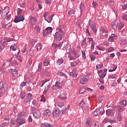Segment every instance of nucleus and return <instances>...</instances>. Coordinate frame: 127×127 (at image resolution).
Instances as JSON below:
<instances>
[{"instance_id":"obj_1","label":"nucleus","mask_w":127,"mask_h":127,"mask_svg":"<svg viewBox=\"0 0 127 127\" xmlns=\"http://www.w3.org/2000/svg\"><path fill=\"white\" fill-rule=\"evenodd\" d=\"M63 35H64V32L60 28H58L57 29V32L55 33V39L57 41H61Z\"/></svg>"},{"instance_id":"obj_2","label":"nucleus","mask_w":127,"mask_h":127,"mask_svg":"<svg viewBox=\"0 0 127 127\" xmlns=\"http://www.w3.org/2000/svg\"><path fill=\"white\" fill-rule=\"evenodd\" d=\"M89 26H90L93 32H94V33L96 34V33H97V28L96 27V23L95 22L91 21V20H89L88 24L87 26V28H89Z\"/></svg>"},{"instance_id":"obj_3","label":"nucleus","mask_w":127,"mask_h":127,"mask_svg":"<svg viewBox=\"0 0 127 127\" xmlns=\"http://www.w3.org/2000/svg\"><path fill=\"white\" fill-rule=\"evenodd\" d=\"M90 80V77L88 75L82 76L80 77L79 83L81 85H85L88 83V81Z\"/></svg>"},{"instance_id":"obj_4","label":"nucleus","mask_w":127,"mask_h":127,"mask_svg":"<svg viewBox=\"0 0 127 127\" xmlns=\"http://www.w3.org/2000/svg\"><path fill=\"white\" fill-rule=\"evenodd\" d=\"M6 91H7V84L2 81L0 82V92L4 93Z\"/></svg>"},{"instance_id":"obj_5","label":"nucleus","mask_w":127,"mask_h":127,"mask_svg":"<svg viewBox=\"0 0 127 127\" xmlns=\"http://www.w3.org/2000/svg\"><path fill=\"white\" fill-rule=\"evenodd\" d=\"M9 72L10 73H11L12 74V79L13 80H15L18 76V72H17V70L14 68L12 69L11 68L9 69Z\"/></svg>"},{"instance_id":"obj_6","label":"nucleus","mask_w":127,"mask_h":127,"mask_svg":"<svg viewBox=\"0 0 127 127\" xmlns=\"http://www.w3.org/2000/svg\"><path fill=\"white\" fill-rule=\"evenodd\" d=\"M16 122L17 123V126H21V125H23V124H25V122H26V120L21 117H17L16 120Z\"/></svg>"},{"instance_id":"obj_7","label":"nucleus","mask_w":127,"mask_h":127,"mask_svg":"<svg viewBox=\"0 0 127 127\" xmlns=\"http://www.w3.org/2000/svg\"><path fill=\"white\" fill-rule=\"evenodd\" d=\"M110 108H113V109H116L117 111L121 114L122 112H124V107H122L120 106H116L113 104H111L109 106Z\"/></svg>"},{"instance_id":"obj_8","label":"nucleus","mask_w":127,"mask_h":127,"mask_svg":"<svg viewBox=\"0 0 127 127\" xmlns=\"http://www.w3.org/2000/svg\"><path fill=\"white\" fill-rule=\"evenodd\" d=\"M62 88V83L59 81H56L55 84L52 86V90H58V89H61Z\"/></svg>"},{"instance_id":"obj_9","label":"nucleus","mask_w":127,"mask_h":127,"mask_svg":"<svg viewBox=\"0 0 127 127\" xmlns=\"http://www.w3.org/2000/svg\"><path fill=\"white\" fill-rule=\"evenodd\" d=\"M9 11V9H8V7H5L2 10V12L1 14L2 18H6V16H7V14H8Z\"/></svg>"},{"instance_id":"obj_10","label":"nucleus","mask_w":127,"mask_h":127,"mask_svg":"<svg viewBox=\"0 0 127 127\" xmlns=\"http://www.w3.org/2000/svg\"><path fill=\"white\" fill-rule=\"evenodd\" d=\"M61 111L59 108H55L53 111V115L54 118H58L59 116H60Z\"/></svg>"},{"instance_id":"obj_11","label":"nucleus","mask_w":127,"mask_h":127,"mask_svg":"<svg viewBox=\"0 0 127 127\" xmlns=\"http://www.w3.org/2000/svg\"><path fill=\"white\" fill-rule=\"evenodd\" d=\"M115 115V110L109 109L106 110V115L107 117H113Z\"/></svg>"},{"instance_id":"obj_12","label":"nucleus","mask_w":127,"mask_h":127,"mask_svg":"<svg viewBox=\"0 0 127 127\" xmlns=\"http://www.w3.org/2000/svg\"><path fill=\"white\" fill-rule=\"evenodd\" d=\"M25 18L22 15L19 16L18 17H16L14 20V21L15 22V23H17V22H19L20 21H23L24 20Z\"/></svg>"},{"instance_id":"obj_13","label":"nucleus","mask_w":127,"mask_h":127,"mask_svg":"<svg viewBox=\"0 0 127 127\" xmlns=\"http://www.w3.org/2000/svg\"><path fill=\"white\" fill-rule=\"evenodd\" d=\"M32 96V94L31 93L28 94L27 96L24 100V103H30Z\"/></svg>"},{"instance_id":"obj_14","label":"nucleus","mask_w":127,"mask_h":127,"mask_svg":"<svg viewBox=\"0 0 127 127\" xmlns=\"http://www.w3.org/2000/svg\"><path fill=\"white\" fill-rule=\"evenodd\" d=\"M119 20L114 21L112 23V27L114 30H117L118 29V26H119Z\"/></svg>"},{"instance_id":"obj_15","label":"nucleus","mask_w":127,"mask_h":127,"mask_svg":"<svg viewBox=\"0 0 127 127\" xmlns=\"http://www.w3.org/2000/svg\"><path fill=\"white\" fill-rule=\"evenodd\" d=\"M44 116L46 118H50L51 116V111L49 109H47L44 112Z\"/></svg>"},{"instance_id":"obj_16","label":"nucleus","mask_w":127,"mask_h":127,"mask_svg":"<svg viewBox=\"0 0 127 127\" xmlns=\"http://www.w3.org/2000/svg\"><path fill=\"white\" fill-rule=\"evenodd\" d=\"M100 31L102 32V34H104L105 37H108L109 36V35L108 34V33H109V31L108 30H106L104 28H101L100 29Z\"/></svg>"},{"instance_id":"obj_17","label":"nucleus","mask_w":127,"mask_h":127,"mask_svg":"<svg viewBox=\"0 0 127 127\" xmlns=\"http://www.w3.org/2000/svg\"><path fill=\"white\" fill-rule=\"evenodd\" d=\"M5 46V42L2 40L0 42V52H1Z\"/></svg>"},{"instance_id":"obj_18","label":"nucleus","mask_w":127,"mask_h":127,"mask_svg":"<svg viewBox=\"0 0 127 127\" xmlns=\"http://www.w3.org/2000/svg\"><path fill=\"white\" fill-rule=\"evenodd\" d=\"M36 47L37 48V51L40 52V51L42 50V47H43V45H42V43H39L36 45Z\"/></svg>"},{"instance_id":"obj_19","label":"nucleus","mask_w":127,"mask_h":127,"mask_svg":"<svg viewBox=\"0 0 127 127\" xmlns=\"http://www.w3.org/2000/svg\"><path fill=\"white\" fill-rule=\"evenodd\" d=\"M98 73L100 78H105V77H106V75H107V73L103 72V70L98 71Z\"/></svg>"},{"instance_id":"obj_20","label":"nucleus","mask_w":127,"mask_h":127,"mask_svg":"<svg viewBox=\"0 0 127 127\" xmlns=\"http://www.w3.org/2000/svg\"><path fill=\"white\" fill-rule=\"evenodd\" d=\"M41 126L42 127H53V125L48 123H42Z\"/></svg>"},{"instance_id":"obj_21","label":"nucleus","mask_w":127,"mask_h":127,"mask_svg":"<svg viewBox=\"0 0 127 127\" xmlns=\"http://www.w3.org/2000/svg\"><path fill=\"white\" fill-rule=\"evenodd\" d=\"M19 52H20V51L18 50V52L17 53H15V57L20 62H22V57H21V56H19L18 54H19Z\"/></svg>"},{"instance_id":"obj_22","label":"nucleus","mask_w":127,"mask_h":127,"mask_svg":"<svg viewBox=\"0 0 127 127\" xmlns=\"http://www.w3.org/2000/svg\"><path fill=\"white\" fill-rule=\"evenodd\" d=\"M33 116L36 119H39L40 118V116H41V113H40V111H37V112L34 113L33 114Z\"/></svg>"},{"instance_id":"obj_23","label":"nucleus","mask_w":127,"mask_h":127,"mask_svg":"<svg viewBox=\"0 0 127 127\" xmlns=\"http://www.w3.org/2000/svg\"><path fill=\"white\" fill-rule=\"evenodd\" d=\"M15 39L12 38H5L3 41L5 42V44H6L7 42H10L11 41H14Z\"/></svg>"},{"instance_id":"obj_24","label":"nucleus","mask_w":127,"mask_h":127,"mask_svg":"<svg viewBox=\"0 0 127 127\" xmlns=\"http://www.w3.org/2000/svg\"><path fill=\"white\" fill-rule=\"evenodd\" d=\"M10 50H13V51H16L17 49H18V48L17 47V45L16 44H12L10 47Z\"/></svg>"},{"instance_id":"obj_25","label":"nucleus","mask_w":127,"mask_h":127,"mask_svg":"<svg viewBox=\"0 0 127 127\" xmlns=\"http://www.w3.org/2000/svg\"><path fill=\"white\" fill-rule=\"evenodd\" d=\"M53 16H54V15H50L48 17L45 18V20H46L47 22H49V23H50V22L52 21V19H53Z\"/></svg>"},{"instance_id":"obj_26","label":"nucleus","mask_w":127,"mask_h":127,"mask_svg":"<svg viewBox=\"0 0 127 127\" xmlns=\"http://www.w3.org/2000/svg\"><path fill=\"white\" fill-rule=\"evenodd\" d=\"M67 94L65 93H61L59 96V98L61 100H66L67 99Z\"/></svg>"},{"instance_id":"obj_27","label":"nucleus","mask_w":127,"mask_h":127,"mask_svg":"<svg viewBox=\"0 0 127 127\" xmlns=\"http://www.w3.org/2000/svg\"><path fill=\"white\" fill-rule=\"evenodd\" d=\"M57 75H58L59 76H62V77H64L65 79H68V76H67V75L61 71H58L57 72Z\"/></svg>"},{"instance_id":"obj_28","label":"nucleus","mask_w":127,"mask_h":127,"mask_svg":"<svg viewBox=\"0 0 127 127\" xmlns=\"http://www.w3.org/2000/svg\"><path fill=\"white\" fill-rule=\"evenodd\" d=\"M27 54L29 57L32 56L34 54V50H29L27 52Z\"/></svg>"},{"instance_id":"obj_29","label":"nucleus","mask_w":127,"mask_h":127,"mask_svg":"<svg viewBox=\"0 0 127 127\" xmlns=\"http://www.w3.org/2000/svg\"><path fill=\"white\" fill-rule=\"evenodd\" d=\"M120 104L122 108H125V107H127V101L126 100H122L120 102Z\"/></svg>"},{"instance_id":"obj_30","label":"nucleus","mask_w":127,"mask_h":127,"mask_svg":"<svg viewBox=\"0 0 127 127\" xmlns=\"http://www.w3.org/2000/svg\"><path fill=\"white\" fill-rule=\"evenodd\" d=\"M117 68H118V66L116 65H114L113 67H111V69L109 70V72H114V71L117 70Z\"/></svg>"},{"instance_id":"obj_31","label":"nucleus","mask_w":127,"mask_h":127,"mask_svg":"<svg viewBox=\"0 0 127 127\" xmlns=\"http://www.w3.org/2000/svg\"><path fill=\"white\" fill-rule=\"evenodd\" d=\"M35 29L37 33H40V26L37 25L35 26Z\"/></svg>"},{"instance_id":"obj_32","label":"nucleus","mask_w":127,"mask_h":127,"mask_svg":"<svg viewBox=\"0 0 127 127\" xmlns=\"http://www.w3.org/2000/svg\"><path fill=\"white\" fill-rule=\"evenodd\" d=\"M31 110H32L33 114H34V113H36V112L37 113V112H40L39 110H38V108H37L36 107H32Z\"/></svg>"},{"instance_id":"obj_33","label":"nucleus","mask_w":127,"mask_h":127,"mask_svg":"<svg viewBox=\"0 0 127 127\" xmlns=\"http://www.w3.org/2000/svg\"><path fill=\"white\" fill-rule=\"evenodd\" d=\"M20 98L23 100L25 98V91H21L20 93Z\"/></svg>"},{"instance_id":"obj_34","label":"nucleus","mask_w":127,"mask_h":127,"mask_svg":"<svg viewBox=\"0 0 127 127\" xmlns=\"http://www.w3.org/2000/svg\"><path fill=\"white\" fill-rule=\"evenodd\" d=\"M43 64L44 66H48V65L50 64V61H49V60H45L43 62Z\"/></svg>"},{"instance_id":"obj_35","label":"nucleus","mask_w":127,"mask_h":127,"mask_svg":"<svg viewBox=\"0 0 127 127\" xmlns=\"http://www.w3.org/2000/svg\"><path fill=\"white\" fill-rule=\"evenodd\" d=\"M42 69V63H40L38 65V69L37 70V72H40Z\"/></svg>"},{"instance_id":"obj_36","label":"nucleus","mask_w":127,"mask_h":127,"mask_svg":"<svg viewBox=\"0 0 127 127\" xmlns=\"http://www.w3.org/2000/svg\"><path fill=\"white\" fill-rule=\"evenodd\" d=\"M127 8V1H124L122 4V9L126 10Z\"/></svg>"},{"instance_id":"obj_37","label":"nucleus","mask_w":127,"mask_h":127,"mask_svg":"<svg viewBox=\"0 0 127 127\" xmlns=\"http://www.w3.org/2000/svg\"><path fill=\"white\" fill-rule=\"evenodd\" d=\"M120 44L122 45H124V44H127V38H125L122 39L121 42Z\"/></svg>"},{"instance_id":"obj_38","label":"nucleus","mask_w":127,"mask_h":127,"mask_svg":"<svg viewBox=\"0 0 127 127\" xmlns=\"http://www.w3.org/2000/svg\"><path fill=\"white\" fill-rule=\"evenodd\" d=\"M64 61V60H63V59H60L57 61V64H58V65H61V64L63 63Z\"/></svg>"},{"instance_id":"obj_39","label":"nucleus","mask_w":127,"mask_h":127,"mask_svg":"<svg viewBox=\"0 0 127 127\" xmlns=\"http://www.w3.org/2000/svg\"><path fill=\"white\" fill-rule=\"evenodd\" d=\"M30 19L31 22H36L37 21V19H36V18L32 16H30Z\"/></svg>"},{"instance_id":"obj_40","label":"nucleus","mask_w":127,"mask_h":127,"mask_svg":"<svg viewBox=\"0 0 127 127\" xmlns=\"http://www.w3.org/2000/svg\"><path fill=\"white\" fill-rule=\"evenodd\" d=\"M69 75L72 77V78H77V74L75 72H70Z\"/></svg>"},{"instance_id":"obj_41","label":"nucleus","mask_w":127,"mask_h":127,"mask_svg":"<svg viewBox=\"0 0 127 127\" xmlns=\"http://www.w3.org/2000/svg\"><path fill=\"white\" fill-rule=\"evenodd\" d=\"M25 116V112H20L18 115V118H21V117H24Z\"/></svg>"},{"instance_id":"obj_42","label":"nucleus","mask_w":127,"mask_h":127,"mask_svg":"<svg viewBox=\"0 0 127 127\" xmlns=\"http://www.w3.org/2000/svg\"><path fill=\"white\" fill-rule=\"evenodd\" d=\"M99 80L101 85H104V84H105V81L104 80L103 77H100V78H99Z\"/></svg>"},{"instance_id":"obj_43","label":"nucleus","mask_w":127,"mask_h":127,"mask_svg":"<svg viewBox=\"0 0 127 127\" xmlns=\"http://www.w3.org/2000/svg\"><path fill=\"white\" fill-rule=\"evenodd\" d=\"M86 125L87 127H91V126H92V124L91 123V120H90V119L87 120Z\"/></svg>"},{"instance_id":"obj_44","label":"nucleus","mask_w":127,"mask_h":127,"mask_svg":"<svg viewBox=\"0 0 127 127\" xmlns=\"http://www.w3.org/2000/svg\"><path fill=\"white\" fill-rule=\"evenodd\" d=\"M103 67V64H97L96 65V68L97 70H99V69H101Z\"/></svg>"},{"instance_id":"obj_45","label":"nucleus","mask_w":127,"mask_h":127,"mask_svg":"<svg viewBox=\"0 0 127 127\" xmlns=\"http://www.w3.org/2000/svg\"><path fill=\"white\" fill-rule=\"evenodd\" d=\"M80 9V12L81 13H82V12H83V10L84 9V4L82 3H80V6L79 7Z\"/></svg>"},{"instance_id":"obj_46","label":"nucleus","mask_w":127,"mask_h":127,"mask_svg":"<svg viewBox=\"0 0 127 127\" xmlns=\"http://www.w3.org/2000/svg\"><path fill=\"white\" fill-rule=\"evenodd\" d=\"M32 105H33V106H34L35 107H37V106H38V103H37V101H36V100L34 99L33 100L32 102Z\"/></svg>"},{"instance_id":"obj_47","label":"nucleus","mask_w":127,"mask_h":127,"mask_svg":"<svg viewBox=\"0 0 127 127\" xmlns=\"http://www.w3.org/2000/svg\"><path fill=\"white\" fill-rule=\"evenodd\" d=\"M45 2L46 4H51L52 0H45Z\"/></svg>"},{"instance_id":"obj_48","label":"nucleus","mask_w":127,"mask_h":127,"mask_svg":"<svg viewBox=\"0 0 127 127\" xmlns=\"http://www.w3.org/2000/svg\"><path fill=\"white\" fill-rule=\"evenodd\" d=\"M9 122H4L1 124V125H0V127H4L5 126L8 125Z\"/></svg>"},{"instance_id":"obj_49","label":"nucleus","mask_w":127,"mask_h":127,"mask_svg":"<svg viewBox=\"0 0 127 127\" xmlns=\"http://www.w3.org/2000/svg\"><path fill=\"white\" fill-rule=\"evenodd\" d=\"M98 115H100V113H99L98 109H97L93 112V116H98Z\"/></svg>"},{"instance_id":"obj_50","label":"nucleus","mask_w":127,"mask_h":127,"mask_svg":"<svg viewBox=\"0 0 127 127\" xmlns=\"http://www.w3.org/2000/svg\"><path fill=\"white\" fill-rule=\"evenodd\" d=\"M94 48H95V42L92 41L91 42V50H94Z\"/></svg>"},{"instance_id":"obj_51","label":"nucleus","mask_w":127,"mask_h":127,"mask_svg":"<svg viewBox=\"0 0 127 127\" xmlns=\"http://www.w3.org/2000/svg\"><path fill=\"white\" fill-rule=\"evenodd\" d=\"M10 124H11V126H14L16 125V122L13 119H12L10 120Z\"/></svg>"},{"instance_id":"obj_52","label":"nucleus","mask_w":127,"mask_h":127,"mask_svg":"<svg viewBox=\"0 0 127 127\" xmlns=\"http://www.w3.org/2000/svg\"><path fill=\"white\" fill-rule=\"evenodd\" d=\"M124 26H125V25L124 24V23H121L120 24L119 27H118V28H119V29H120L121 30V29L124 28Z\"/></svg>"},{"instance_id":"obj_53","label":"nucleus","mask_w":127,"mask_h":127,"mask_svg":"<svg viewBox=\"0 0 127 127\" xmlns=\"http://www.w3.org/2000/svg\"><path fill=\"white\" fill-rule=\"evenodd\" d=\"M46 29H47V31L49 32V33H52V27H47Z\"/></svg>"},{"instance_id":"obj_54","label":"nucleus","mask_w":127,"mask_h":127,"mask_svg":"<svg viewBox=\"0 0 127 127\" xmlns=\"http://www.w3.org/2000/svg\"><path fill=\"white\" fill-rule=\"evenodd\" d=\"M86 92V89L85 88H81L80 89L79 94H84Z\"/></svg>"},{"instance_id":"obj_55","label":"nucleus","mask_w":127,"mask_h":127,"mask_svg":"<svg viewBox=\"0 0 127 127\" xmlns=\"http://www.w3.org/2000/svg\"><path fill=\"white\" fill-rule=\"evenodd\" d=\"M90 59L91 60V61H95V60H96V57H95V56H94V55H91L90 56Z\"/></svg>"},{"instance_id":"obj_56","label":"nucleus","mask_w":127,"mask_h":127,"mask_svg":"<svg viewBox=\"0 0 127 127\" xmlns=\"http://www.w3.org/2000/svg\"><path fill=\"white\" fill-rule=\"evenodd\" d=\"M81 45L82 46H85L87 45V42H86V39H83V41L81 43Z\"/></svg>"},{"instance_id":"obj_57","label":"nucleus","mask_w":127,"mask_h":127,"mask_svg":"<svg viewBox=\"0 0 127 127\" xmlns=\"http://www.w3.org/2000/svg\"><path fill=\"white\" fill-rule=\"evenodd\" d=\"M49 32L47 30V29H45L44 31L43 32V34L44 35V36H45L46 35H47V34H48Z\"/></svg>"},{"instance_id":"obj_58","label":"nucleus","mask_w":127,"mask_h":127,"mask_svg":"<svg viewBox=\"0 0 127 127\" xmlns=\"http://www.w3.org/2000/svg\"><path fill=\"white\" fill-rule=\"evenodd\" d=\"M48 89H49V83L45 87V92L46 93L48 91Z\"/></svg>"},{"instance_id":"obj_59","label":"nucleus","mask_w":127,"mask_h":127,"mask_svg":"<svg viewBox=\"0 0 127 127\" xmlns=\"http://www.w3.org/2000/svg\"><path fill=\"white\" fill-rule=\"evenodd\" d=\"M78 106L79 107H80V108H84V103L83 102V101L80 102V103L79 104Z\"/></svg>"},{"instance_id":"obj_60","label":"nucleus","mask_w":127,"mask_h":127,"mask_svg":"<svg viewBox=\"0 0 127 127\" xmlns=\"http://www.w3.org/2000/svg\"><path fill=\"white\" fill-rule=\"evenodd\" d=\"M36 42H37V41L36 40H32L31 42V44L34 46V45H35V43H36Z\"/></svg>"},{"instance_id":"obj_61","label":"nucleus","mask_w":127,"mask_h":127,"mask_svg":"<svg viewBox=\"0 0 127 127\" xmlns=\"http://www.w3.org/2000/svg\"><path fill=\"white\" fill-rule=\"evenodd\" d=\"M74 13H75V11L73 9L68 11V14H70V15L74 14Z\"/></svg>"},{"instance_id":"obj_62","label":"nucleus","mask_w":127,"mask_h":127,"mask_svg":"<svg viewBox=\"0 0 127 127\" xmlns=\"http://www.w3.org/2000/svg\"><path fill=\"white\" fill-rule=\"evenodd\" d=\"M58 106L59 108H63V107H64V104H63V103H59Z\"/></svg>"},{"instance_id":"obj_63","label":"nucleus","mask_w":127,"mask_h":127,"mask_svg":"<svg viewBox=\"0 0 127 127\" xmlns=\"http://www.w3.org/2000/svg\"><path fill=\"white\" fill-rule=\"evenodd\" d=\"M1 26L3 28H6L7 25L5 24V23L2 22L1 23Z\"/></svg>"},{"instance_id":"obj_64","label":"nucleus","mask_w":127,"mask_h":127,"mask_svg":"<svg viewBox=\"0 0 127 127\" xmlns=\"http://www.w3.org/2000/svg\"><path fill=\"white\" fill-rule=\"evenodd\" d=\"M122 19H123V20H127V14H125L124 15L122 16Z\"/></svg>"}]
</instances>
